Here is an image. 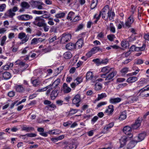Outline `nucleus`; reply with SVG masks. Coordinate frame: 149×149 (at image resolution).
Wrapping results in <instances>:
<instances>
[{"label":"nucleus","instance_id":"obj_4","mask_svg":"<svg viewBox=\"0 0 149 149\" xmlns=\"http://www.w3.org/2000/svg\"><path fill=\"white\" fill-rule=\"evenodd\" d=\"M147 86L139 90L140 95L142 97L149 96V86Z\"/></svg>","mask_w":149,"mask_h":149},{"label":"nucleus","instance_id":"obj_46","mask_svg":"<svg viewBox=\"0 0 149 149\" xmlns=\"http://www.w3.org/2000/svg\"><path fill=\"white\" fill-rule=\"evenodd\" d=\"M108 39L110 41H112L115 38V36L113 34H110L107 36Z\"/></svg>","mask_w":149,"mask_h":149},{"label":"nucleus","instance_id":"obj_57","mask_svg":"<svg viewBox=\"0 0 149 149\" xmlns=\"http://www.w3.org/2000/svg\"><path fill=\"white\" fill-rule=\"evenodd\" d=\"M77 111H78L77 110L74 109H71L70 110L69 112V115H72L76 113Z\"/></svg>","mask_w":149,"mask_h":149},{"label":"nucleus","instance_id":"obj_59","mask_svg":"<svg viewBox=\"0 0 149 149\" xmlns=\"http://www.w3.org/2000/svg\"><path fill=\"white\" fill-rule=\"evenodd\" d=\"M108 59L107 58L102 59L101 60L100 64H106L108 62Z\"/></svg>","mask_w":149,"mask_h":149},{"label":"nucleus","instance_id":"obj_61","mask_svg":"<svg viewBox=\"0 0 149 149\" xmlns=\"http://www.w3.org/2000/svg\"><path fill=\"white\" fill-rule=\"evenodd\" d=\"M26 136L28 137H35L37 136V134H36L31 133L26 134Z\"/></svg>","mask_w":149,"mask_h":149},{"label":"nucleus","instance_id":"obj_2","mask_svg":"<svg viewBox=\"0 0 149 149\" xmlns=\"http://www.w3.org/2000/svg\"><path fill=\"white\" fill-rule=\"evenodd\" d=\"M117 72L116 70L112 71L110 73L107 75L106 74H104L101 75L102 78H105V80L107 83H109L113 80V78L116 74Z\"/></svg>","mask_w":149,"mask_h":149},{"label":"nucleus","instance_id":"obj_47","mask_svg":"<svg viewBox=\"0 0 149 149\" xmlns=\"http://www.w3.org/2000/svg\"><path fill=\"white\" fill-rule=\"evenodd\" d=\"M6 38L7 37L6 36H4L2 37L0 44L1 46H3L5 44Z\"/></svg>","mask_w":149,"mask_h":149},{"label":"nucleus","instance_id":"obj_25","mask_svg":"<svg viewBox=\"0 0 149 149\" xmlns=\"http://www.w3.org/2000/svg\"><path fill=\"white\" fill-rule=\"evenodd\" d=\"M134 141H132L130 142L127 146V149H131L133 148L136 144V143Z\"/></svg>","mask_w":149,"mask_h":149},{"label":"nucleus","instance_id":"obj_48","mask_svg":"<svg viewBox=\"0 0 149 149\" xmlns=\"http://www.w3.org/2000/svg\"><path fill=\"white\" fill-rule=\"evenodd\" d=\"M147 82V80L145 78L141 79L140 81L138 82V85H141L146 84Z\"/></svg>","mask_w":149,"mask_h":149},{"label":"nucleus","instance_id":"obj_45","mask_svg":"<svg viewBox=\"0 0 149 149\" xmlns=\"http://www.w3.org/2000/svg\"><path fill=\"white\" fill-rule=\"evenodd\" d=\"M65 15V13H62L56 15L55 16L57 18H61L64 17Z\"/></svg>","mask_w":149,"mask_h":149},{"label":"nucleus","instance_id":"obj_62","mask_svg":"<svg viewBox=\"0 0 149 149\" xmlns=\"http://www.w3.org/2000/svg\"><path fill=\"white\" fill-rule=\"evenodd\" d=\"M81 19V17L77 15L74 18V19H73L72 21L73 22H76L79 20Z\"/></svg>","mask_w":149,"mask_h":149},{"label":"nucleus","instance_id":"obj_31","mask_svg":"<svg viewBox=\"0 0 149 149\" xmlns=\"http://www.w3.org/2000/svg\"><path fill=\"white\" fill-rule=\"evenodd\" d=\"M75 13L72 11H70L68 14L67 19L68 20L71 21L72 18H73L74 16Z\"/></svg>","mask_w":149,"mask_h":149},{"label":"nucleus","instance_id":"obj_64","mask_svg":"<svg viewBox=\"0 0 149 149\" xmlns=\"http://www.w3.org/2000/svg\"><path fill=\"white\" fill-rule=\"evenodd\" d=\"M56 39L57 36H55L53 37L50 38L49 39V40L50 42H52Z\"/></svg>","mask_w":149,"mask_h":149},{"label":"nucleus","instance_id":"obj_32","mask_svg":"<svg viewBox=\"0 0 149 149\" xmlns=\"http://www.w3.org/2000/svg\"><path fill=\"white\" fill-rule=\"evenodd\" d=\"M128 99L131 102H133L137 101L138 98L137 96H131L128 97Z\"/></svg>","mask_w":149,"mask_h":149},{"label":"nucleus","instance_id":"obj_22","mask_svg":"<svg viewBox=\"0 0 149 149\" xmlns=\"http://www.w3.org/2000/svg\"><path fill=\"white\" fill-rule=\"evenodd\" d=\"M113 106L112 105H110L108 106V109L105 111V113L108 114H111L114 111Z\"/></svg>","mask_w":149,"mask_h":149},{"label":"nucleus","instance_id":"obj_54","mask_svg":"<svg viewBox=\"0 0 149 149\" xmlns=\"http://www.w3.org/2000/svg\"><path fill=\"white\" fill-rule=\"evenodd\" d=\"M39 39L37 38H34L31 41V44L32 45H36L38 43Z\"/></svg>","mask_w":149,"mask_h":149},{"label":"nucleus","instance_id":"obj_58","mask_svg":"<svg viewBox=\"0 0 149 149\" xmlns=\"http://www.w3.org/2000/svg\"><path fill=\"white\" fill-rule=\"evenodd\" d=\"M43 25V26H42V27H43L44 31L45 32L48 31L49 29V26H47L45 23Z\"/></svg>","mask_w":149,"mask_h":149},{"label":"nucleus","instance_id":"obj_36","mask_svg":"<svg viewBox=\"0 0 149 149\" xmlns=\"http://www.w3.org/2000/svg\"><path fill=\"white\" fill-rule=\"evenodd\" d=\"M115 16V14L114 12H112L108 13L107 15V17L109 18L110 20L112 21H114L113 17Z\"/></svg>","mask_w":149,"mask_h":149},{"label":"nucleus","instance_id":"obj_29","mask_svg":"<svg viewBox=\"0 0 149 149\" xmlns=\"http://www.w3.org/2000/svg\"><path fill=\"white\" fill-rule=\"evenodd\" d=\"M60 82V79H58L56 80L52 85V86L55 88H59L58 86Z\"/></svg>","mask_w":149,"mask_h":149},{"label":"nucleus","instance_id":"obj_7","mask_svg":"<svg viewBox=\"0 0 149 149\" xmlns=\"http://www.w3.org/2000/svg\"><path fill=\"white\" fill-rule=\"evenodd\" d=\"M142 120L141 118L139 117L135 123L131 125V127L133 129H137L139 128L141 125V123Z\"/></svg>","mask_w":149,"mask_h":149},{"label":"nucleus","instance_id":"obj_52","mask_svg":"<svg viewBox=\"0 0 149 149\" xmlns=\"http://www.w3.org/2000/svg\"><path fill=\"white\" fill-rule=\"evenodd\" d=\"M32 84L34 86H36L39 84V81L38 79H35L31 81Z\"/></svg>","mask_w":149,"mask_h":149},{"label":"nucleus","instance_id":"obj_40","mask_svg":"<svg viewBox=\"0 0 149 149\" xmlns=\"http://www.w3.org/2000/svg\"><path fill=\"white\" fill-rule=\"evenodd\" d=\"M74 81L77 85H78L82 82L83 78L81 77H78L74 80Z\"/></svg>","mask_w":149,"mask_h":149},{"label":"nucleus","instance_id":"obj_8","mask_svg":"<svg viewBox=\"0 0 149 149\" xmlns=\"http://www.w3.org/2000/svg\"><path fill=\"white\" fill-rule=\"evenodd\" d=\"M18 38L22 40L23 42L25 43L28 40L29 38V35H26L25 33L21 32L19 33Z\"/></svg>","mask_w":149,"mask_h":149},{"label":"nucleus","instance_id":"obj_43","mask_svg":"<svg viewBox=\"0 0 149 149\" xmlns=\"http://www.w3.org/2000/svg\"><path fill=\"white\" fill-rule=\"evenodd\" d=\"M104 33L102 32L99 33L97 36V38L98 40H101L103 39L104 37Z\"/></svg>","mask_w":149,"mask_h":149},{"label":"nucleus","instance_id":"obj_33","mask_svg":"<svg viewBox=\"0 0 149 149\" xmlns=\"http://www.w3.org/2000/svg\"><path fill=\"white\" fill-rule=\"evenodd\" d=\"M22 130L23 131H25L26 132H29L33 131L34 130V128L32 127H22Z\"/></svg>","mask_w":149,"mask_h":149},{"label":"nucleus","instance_id":"obj_19","mask_svg":"<svg viewBox=\"0 0 149 149\" xmlns=\"http://www.w3.org/2000/svg\"><path fill=\"white\" fill-rule=\"evenodd\" d=\"M83 44V39L81 38L77 42L75 46L77 49L81 48Z\"/></svg>","mask_w":149,"mask_h":149},{"label":"nucleus","instance_id":"obj_63","mask_svg":"<svg viewBox=\"0 0 149 149\" xmlns=\"http://www.w3.org/2000/svg\"><path fill=\"white\" fill-rule=\"evenodd\" d=\"M124 23L123 22L120 21L118 26V29H121L122 28V26H124Z\"/></svg>","mask_w":149,"mask_h":149},{"label":"nucleus","instance_id":"obj_17","mask_svg":"<svg viewBox=\"0 0 149 149\" xmlns=\"http://www.w3.org/2000/svg\"><path fill=\"white\" fill-rule=\"evenodd\" d=\"M133 16L132 15L130 16L125 22V26L128 27H130L132 24L133 23Z\"/></svg>","mask_w":149,"mask_h":149},{"label":"nucleus","instance_id":"obj_28","mask_svg":"<svg viewBox=\"0 0 149 149\" xmlns=\"http://www.w3.org/2000/svg\"><path fill=\"white\" fill-rule=\"evenodd\" d=\"M127 117V115L125 111H123L122 112L119 118V120H123L126 119Z\"/></svg>","mask_w":149,"mask_h":149},{"label":"nucleus","instance_id":"obj_20","mask_svg":"<svg viewBox=\"0 0 149 149\" xmlns=\"http://www.w3.org/2000/svg\"><path fill=\"white\" fill-rule=\"evenodd\" d=\"M121 100V98L119 97L115 98H111L110 99L109 102L112 104H116L120 102Z\"/></svg>","mask_w":149,"mask_h":149},{"label":"nucleus","instance_id":"obj_34","mask_svg":"<svg viewBox=\"0 0 149 149\" xmlns=\"http://www.w3.org/2000/svg\"><path fill=\"white\" fill-rule=\"evenodd\" d=\"M39 4H41L42 5H44L42 2L38 1H33L32 2V5L34 8H37Z\"/></svg>","mask_w":149,"mask_h":149},{"label":"nucleus","instance_id":"obj_12","mask_svg":"<svg viewBox=\"0 0 149 149\" xmlns=\"http://www.w3.org/2000/svg\"><path fill=\"white\" fill-rule=\"evenodd\" d=\"M59 88H54L52 92L50 95V97L52 100H54L58 95L59 93Z\"/></svg>","mask_w":149,"mask_h":149},{"label":"nucleus","instance_id":"obj_6","mask_svg":"<svg viewBox=\"0 0 149 149\" xmlns=\"http://www.w3.org/2000/svg\"><path fill=\"white\" fill-rule=\"evenodd\" d=\"M70 34H63L61 36V42L62 43H65L69 41L71 39Z\"/></svg>","mask_w":149,"mask_h":149},{"label":"nucleus","instance_id":"obj_10","mask_svg":"<svg viewBox=\"0 0 149 149\" xmlns=\"http://www.w3.org/2000/svg\"><path fill=\"white\" fill-rule=\"evenodd\" d=\"M71 88L69 87L66 83L63 84L61 88V91L64 93H68L71 91Z\"/></svg>","mask_w":149,"mask_h":149},{"label":"nucleus","instance_id":"obj_39","mask_svg":"<svg viewBox=\"0 0 149 149\" xmlns=\"http://www.w3.org/2000/svg\"><path fill=\"white\" fill-rule=\"evenodd\" d=\"M3 76L5 79H8L11 77V75L10 73L8 72H5L3 73Z\"/></svg>","mask_w":149,"mask_h":149},{"label":"nucleus","instance_id":"obj_30","mask_svg":"<svg viewBox=\"0 0 149 149\" xmlns=\"http://www.w3.org/2000/svg\"><path fill=\"white\" fill-rule=\"evenodd\" d=\"M47 109L50 111H52L55 109L56 108V106L53 103L47 106L46 107Z\"/></svg>","mask_w":149,"mask_h":149},{"label":"nucleus","instance_id":"obj_41","mask_svg":"<svg viewBox=\"0 0 149 149\" xmlns=\"http://www.w3.org/2000/svg\"><path fill=\"white\" fill-rule=\"evenodd\" d=\"M114 124L113 123H111L109 124L106 125L104 127V130H106L107 131L113 126Z\"/></svg>","mask_w":149,"mask_h":149},{"label":"nucleus","instance_id":"obj_35","mask_svg":"<svg viewBox=\"0 0 149 149\" xmlns=\"http://www.w3.org/2000/svg\"><path fill=\"white\" fill-rule=\"evenodd\" d=\"M121 45L123 48H126L129 46V44L128 41L124 40L122 42Z\"/></svg>","mask_w":149,"mask_h":149},{"label":"nucleus","instance_id":"obj_50","mask_svg":"<svg viewBox=\"0 0 149 149\" xmlns=\"http://www.w3.org/2000/svg\"><path fill=\"white\" fill-rule=\"evenodd\" d=\"M129 68L127 67H125L121 69L120 70V72L122 74H125L127 73L128 71Z\"/></svg>","mask_w":149,"mask_h":149},{"label":"nucleus","instance_id":"obj_53","mask_svg":"<svg viewBox=\"0 0 149 149\" xmlns=\"http://www.w3.org/2000/svg\"><path fill=\"white\" fill-rule=\"evenodd\" d=\"M21 6L22 8H26L29 6V4L27 2H23L21 3Z\"/></svg>","mask_w":149,"mask_h":149},{"label":"nucleus","instance_id":"obj_16","mask_svg":"<svg viewBox=\"0 0 149 149\" xmlns=\"http://www.w3.org/2000/svg\"><path fill=\"white\" fill-rule=\"evenodd\" d=\"M18 18L19 20L22 21L28 20L30 19H32L33 17L31 15L25 14L19 16Z\"/></svg>","mask_w":149,"mask_h":149},{"label":"nucleus","instance_id":"obj_55","mask_svg":"<svg viewBox=\"0 0 149 149\" xmlns=\"http://www.w3.org/2000/svg\"><path fill=\"white\" fill-rule=\"evenodd\" d=\"M6 6L5 4L3 3L0 5V12H2L5 9Z\"/></svg>","mask_w":149,"mask_h":149},{"label":"nucleus","instance_id":"obj_1","mask_svg":"<svg viewBox=\"0 0 149 149\" xmlns=\"http://www.w3.org/2000/svg\"><path fill=\"white\" fill-rule=\"evenodd\" d=\"M18 65V68L17 69H15L13 72L15 74H21L22 72L25 70L28 67V65L25 63L21 61L17 64Z\"/></svg>","mask_w":149,"mask_h":149},{"label":"nucleus","instance_id":"obj_5","mask_svg":"<svg viewBox=\"0 0 149 149\" xmlns=\"http://www.w3.org/2000/svg\"><path fill=\"white\" fill-rule=\"evenodd\" d=\"M86 79L87 80H91L93 82H96L97 80V77L95 76L93 72L91 71H88L86 74Z\"/></svg>","mask_w":149,"mask_h":149},{"label":"nucleus","instance_id":"obj_9","mask_svg":"<svg viewBox=\"0 0 149 149\" xmlns=\"http://www.w3.org/2000/svg\"><path fill=\"white\" fill-rule=\"evenodd\" d=\"M109 7L108 5H106L103 9L102 10L100 11L101 13H102V17L103 18L105 19V16L109 13Z\"/></svg>","mask_w":149,"mask_h":149},{"label":"nucleus","instance_id":"obj_38","mask_svg":"<svg viewBox=\"0 0 149 149\" xmlns=\"http://www.w3.org/2000/svg\"><path fill=\"white\" fill-rule=\"evenodd\" d=\"M63 56L65 58L68 59L71 57L72 55L70 52H66L64 54Z\"/></svg>","mask_w":149,"mask_h":149},{"label":"nucleus","instance_id":"obj_13","mask_svg":"<svg viewBox=\"0 0 149 149\" xmlns=\"http://www.w3.org/2000/svg\"><path fill=\"white\" fill-rule=\"evenodd\" d=\"M14 88L17 92L20 93H22L25 90V88L22 85L16 84Z\"/></svg>","mask_w":149,"mask_h":149},{"label":"nucleus","instance_id":"obj_44","mask_svg":"<svg viewBox=\"0 0 149 149\" xmlns=\"http://www.w3.org/2000/svg\"><path fill=\"white\" fill-rule=\"evenodd\" d=\"M102 88V85L101 84L99 83H97L95 85V88L96 91L100 90Z\"/></svg>","mask_w":149,"mask_h":149},{"label":"nucleus","instance_id":"obj_27","mask_svg":"<svg viewBox=\"0 0 149 149\" xmlns=\"http://www.w3.org/2000/svg\"><path fill=\"white\" fill-rule=\"evenodd\" d=\"M107 97V94L105 93H102L101 94H99L98 95V97L97 99L95 100L96 101H98L104 98H105Z\"/></svg>","mask_w":149,"mask_h":149},{"label":"nucleus","instance_id":"obj_56","mask_svg":"<svg viewBox=\"0 0 149 149\" xmlns=\"http://www.w3.org/2000/svg\"><path fill=\"white\" fill-rule=\"evenodd\" d=\"M107 104L106 102H101L99 103L97 106V109L101 107L102 106L105 105Z\"/></svg>","mask_w":149,"mask_h":149},{"label":"nucleus","instance_id":"obj_49","mask_svg":"<svg viewBox=\"0 0 149 149\" xmlns=\"http://www.w3.org/2000/svg\"><path fill=\"white\" fill-rule=\"evenodd\" d=\"M110 30L111 32L113 33H114L115 32V28L114 26L113 23H110Z\"/></svg>","mask_w":149,"mask_h":149},{"label":"nucleus","instance_id":"obj_51","mask_svg":"<svg viewBox=\"0 0 149 149\" xmlns=\"http://www.w3.org/2000/svg\"><path fill=\"white\" fill-rule=\"evenodd\" d=\"M140 71L139 69H137L134 72H132L131 73L128 74H127V76H132V75H136Z\"/></svg>","mask_w":149,"mask_h":149},{"label":"nucleus","instance_id":"obj_14","mask_svg":"<svg viewBox=\"0 0 149 149\" xmlns=\"http://www.w3.org/2000/svg\"><path fill=\"white\" fill-rule=\"evenodd\" d=\"M80 101V95L79 94L76 95L72 100V103L74 104H76L77 107L79 106L78 104Z\"/></svg>","mask_w":149,"mask_h":149},{"label":"nucleus","instance_id":"obj_60","mask_svg":"<svg viewBox=\"0 0 149 149\" xmlns=\"http://www.w3.org/2000/svg\"><path fill=\"white\" fill-rule=\"evenodd\" d=\"M67 147L68 149L69 148L70 149H75L76 148L75 145L73 144H69Z\"/></svg>","mask_w":149,"mask_h":149},{"label":"nucleus","instance_id":"obj_18","mask_svg":"<svg viewBox=\"0 0 149 149\" xmlns=\"http://www.w3.org/2000/svg\"><path fill=\"white\" fill-rule=\"evenodd\" d=\"M132 128L129 126H126L123 129V132L126 134L131 135Z\"/></svg>","mask_w":149,"mask_h":149},{"label":"nucleus","instance_id":"obj_3","mask_svg":"<svg viewBox=\"0 0 149 149\" xmlns=\"http://www.w3.org/2000/svg\"><path fill=\"white\" fill-rule=\"evenodd\" d=\"M45 23V20L40 17H36L33 22L35 25L39 27H42V26H43Z\"/></svg>","mask_w":149,"mask_h":149},{"label":"nucleus","instance_id":"obj_42","mask_svg":"<svg viewBox=\"0 0 149 149\" xmlns=\"http://www.w3.org/2000/svg\"><path fill=\"white\" fill-rule=\"evenodd\" d=\"M32 13L36 14L41 15L46 13H47V12L46 11H38L34 10L32 11Z\"/></svg>","mask_w":149,"mask_h":149},{"label":"nucleus","instance_id":"obj_21","mask_svg":"<svg viewBox=\"0 0 149 149\" xmlns=\"http://www.w3.org/2000/svg\"><path fill=\"white\" fill-rule=\"evenodd\" d=\"M129 138L126 136H123L120 139V141L121 144V147H123L125 145L126 142L127 141Z\"/></svg>","mask_w":149,"mask_h":149},{"label":"nucleus","instance_id":"obj_37","mask_svg":"<svg viewBox=\"0 0 149 149\" xmlns=\"http://www.w3.org/2000/svg\"><path fill=\"white\" fill-rule=\"evenodd\" d=\"M61 131L59 130L55 129L50 131L48 133L49 134H57L60 133Z\"/></svg>","mask_w":149,"mask_h":149},{"label":"nucleus","instance_id":"obj_26","mask_svg":"<svg viewBox=\"0 0 149 149\" xmlns=\"http://www.w3.org/2000/svg\"><path fill=\"white\" fill-rule=\"evenodd\" d=\"M66 48L68 50H71L75 48L74 44L69 43L66 45Z\"/></svg>","mask_w":149,"mask_h":149},{"label":"nucleus","instance_id":"obj_23","mask_svg":"<svg viewBox=\"0 0 149 149\" xmlns=\"http://www.w3.org/2000/svg\"><path fill=\"white\" fill-rule=\"evenodd\" d=\"M138 80L137 77L133 76L128 78L126 80L127 82L130 83H132L136 82Z\"/></svg>","mask_w":149,"mask_h":149},{"label":"nucleus","instance_id":"obj_24","mask_svg":"<svg viewBox=\"0 0 149 149\" xmlns=\"http://www.w3.org/2000/svg\"><path fill=\"white\" fill-rule=\"evenodd\" d=\"M146 134V133L145 132H143L139 134L138 136L139 140L138 141L139 142L141 141L144 139L145 137Z\"/></svg>","mask_w":149,"mask_h":149},{"label":"nucleus","instance_id":"obj_15","mask_svg":"<svg viewBox=\"0 0 149 149\" xmlns=\"http://www.w3.org/2000/svg\"><path fill=\"white\" fill-rule=\"evenodd\" d=\"M15 13L11 11V10H8L4 14V17L6 18H13L15 15Z\"/></svg>","mask_w":149,"mask_h":149},{"label":"nucleus","instance_id":"obj_11","mask_svg":"<svg viewBox=\"0 0 149 149\" xmlns=\"http://www.w3.org/2000/svg\"><path fill=\"white\" fill-rule=\"evenodd\" d=\"M114 70H115L113 68H111L109 66H107L102 68L101 69V72L104 73V74H107L109 72L113 71Z\"/></svg>","mask_w":149,"mask_h":149}]
</instances>
